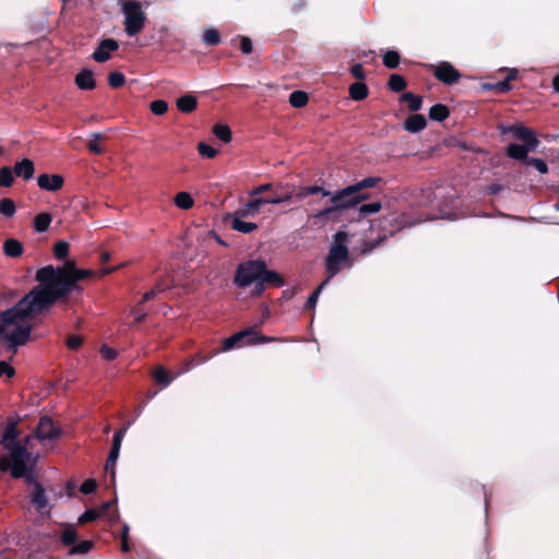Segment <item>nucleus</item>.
Returning a JSON list of instances; mask_svg holds the SVG:
<instances>
[{"label":"nucleus","mask_w":559,"mask_h":559,"mask_svg":"<svg viewBox=\"0 0 559 559\" xmlns=\"http://www.w3.org/2000/svg\"><path fill=\"white\" fill-rule=\"evenodd\" d=\"M94 274L80 270L73 260L61 266L46 265L37 270L33 287L13 307L0 312V341L16 349L36 338L34 328L39 316L73 292H81L79 282Z\"/></svg>","instance_id":"f257e3e1"},{"label":"nucleus","mask_w":559,"mask_h":559,"mask_svg":"<svg viewBox=\"0 0 559 559\" xmlns=\"http://www.w3.org/2000/svg\"><path fill=\"white\" fill-rule=\"evenodd\" d=\"M21 418L10 419L2 435L0 444L3 453L0 455V472H8L13 478L24 477L31 487L29 500L40 514L48 515L51 510L45 488L32 476V456L27 451V444L32 438L27 435L23 438V429L20 427Z\"/></svg>","instance_id":"f03ea898"},{"label":"nucleus","mask_w":559,"mask_h":559,"mask_svg":"<svg viewBox=\"0 0 559 559\" xmlns=\"http://www.w3.org/2000/svg\"><path fill=\"white\" fill-rule=\"evenodd\" d=\"M381 182H383L381 177H366L335 192L331 191L329 197L332 205L319 211L314 217L321 222L335 219L341 212L355 209L369 200L371 194L367 190Z\"/></svg>","instance_id":"7ed1b4c3"},{"label":"nucleus","mask_w":559,"mask_h":559,"mask_svg":"<svg viewBox=\"0 0 559 559\" xmlns=\"http://www.w3.org/2000/svg\"><path fill=\"white\" fill-rule=\"evenodd\" d=\"M502 134L511 133L518 140L523 141V144L511 143L506 148V154L512 159L526 163L530 152L536 151L539 145V140L533 130L523 124H511L499 127Z\"/></svg>","instance_id":"20e7f679"},{"label":"nucleus","mask_w":559,"mask_h":559,"mask_svg":"<svg viewBox=\"0 0 559 559\" xmlns=\"http://www.w3.org/2000/svg\"><path fill=\"white\" fill-rule=\"evenodd\" d=\"M348 234L340 230L333 236V245L325 258V270L329 278L338 274L342 270V264L348 260L349 251L347 247Z\"/></svg>","instance_id":"39448f33"},{"label":"nucleus","mask_w":559,"mask_h":559,"mask_svg":"<svg viewBox=\"0 0 559 559\" xmlns=\"http://www.w3.org/2000/svg\"><path fill=\"white\" fill-rule=\"evenodd\" d=\"M120 11L124 17V32L129 37H133L144 29L147 16L143 10L142 2L138 0H123L120 4Z\"/></svg>","instance_id":"423d86ee"},{"label":"nucleus","mask_w":559,"mask_h":559,"mask_svg":"<svg viewBox=\"0 0 559 559\" xmlns=\"http://www.w3.org/2000/svg\"><path fill=\"white\" fill-rule=\"evenodd\" d=\"M274 341L277 340L262 335L257 326H250L229 337L222 338L219 345L213 349H233L234 347L251 346Z\"/></svg>","instance_id":"0eeeda50"},{"label":"nucleus","mask_w":559,"mask_h":559,"mask_svg":"<svg viewBox=\"0 0 559 559\" xmlns=\"http://www.w3.org/2000/svg\"><path fill=\"white\" fill-rule=\"evenodd\" d=\"M264 270L263 260H249L238 264L234 283L238 287H248L251 284L260 283L261 273Z\"/></svg>","instance_id":"6e6552de"},{"label":"nucleus","mask_w":559,"mask_h":559,"mask_svg":"<svg viewBox=\"0 0 559 559\" xmlns=\"http://www.w3.org/2000/svg\"><path fill=\"white\" fill-rule=\"evenodd\" d=\"M431 71L435 78L445 85H453L461 78L460 71L448 61L431 66Z\"/></svg>","instance_id":"1a4fd4ad"},{"label":"nucleus","mask_w":559,"mask_h":559,"mask_svg":"<svg viewBox=\"0 0 559 559\" xmlns=\"http://www.w3.org/2000/svg\"><path fill=\"white\" fill-rule=\"evenodd\" d=\"M119 49L118 40L114 38H104L99 41L98 46L92 53V58L94 61L104 63L108 61L111 57V52H115Z\"/></svg>","instance_id":"9d476101"},{"label":"nucleus","mask_w":559,"mask_h":559,"mask_svg":"<svg viewBox=\"0 0 559 559\" xmlns=\"http://www.w3.org/2000/svg\"><path fill=\"white\" fill-rule=\"evenodd\" d=\"M265 284L273 287H282L284 286L285 281L277 272L267 270L266 263L264 262V270L261 273L260 283H257L253 293L255 295H260L264 290Z\"/></svg>","instance_id":"9b49d317"},{"label":"nucleus","mask_w":559,"mask_h":559,"mask_svg":"<svg viewBox=\"0 0 559 559\" xmlns=\"http://www.w3.org/2000/svg\"><path fill=\"white\" fill-rule=\"evenodd\" d=\"M60 431L55 427L52 420L47 417H43L36 427V437L41 442L51 441L58 438Z\"/></svg>","instance_id":"f8f14e48"},{"label":"nucleus","mask_w":559,"mask_h":559,"mask_svg":"<svg viewBox=\"0 0 559 559\" xmlns=\"http://www.w3.org/2000/svg\"><path fill=\"white\" fill-rule=\"evenodd\" d=\"M74 83L81 91H93L96 88L97 83L94 79V73L91 69H82L75 76Z\"/></svg>","instance_id":"ddd939ff"},{"label":"nucleus","mask_w":559,"mask_h":559,"mask_svg":"<svg viewBox=\"0 0 559 559\" xmlns=\"http://www.w3.org/2000/svg\"><path fill=\"white\" fill-rule=\"evenodd\" d=\"M63 177L60 175L43 174L37 178L38 187L43 190L51 192L60 190L63 186Z\"/></svg>","instance_id":"4468645a"},{"label":"nucleus","mask_w":559,"mask_h":559,"mask_svg":"<svg viewBox=\"0 0 559 559\" xmlns=\"http://www.w3.org/2000/svg\"><path fill=\"white\" fill-rule=\"evenodd\" d=\"M403 127L411 133H418L427 127V119L421 114H413L406 118Z\"/></svg>","instance_id":"2eb2a0df"},{"label":"nucleus","mask_w":559,"mask_h":559,"mask_svg":"<svg viewBox=\"0 0 559 559\" xmlns=\"http://www.w3.org/2000/svg\"><path fill=\"white\" fill-rule=\"evenodd\" d=\"M12 169L16 177H22L24 180L32 179L35 173L34 163L29 158L15 163Z\"/></svg>","instance_id":"dca6fc26"},{"label":"nucleus","mask_w":559,"mask_h":559,"mask_svg":"<svg viewBox=\"0 0 559 559\" xmlns=\"http://www.w3.org/2000/svg\"><path fill=\"white\" fill-rule=\"evenodd\" d=\"M2 249L4 254L10 258H19L24 251L22 242L15 238L7 239L3 242Z\"/></svg>","instance_id":"f3484780"},{"label":"nucleus","mask_w":559,"mask_h":559,"mask_svg":"<svg viewBox=\"0 0 559 559\" xmlns=\"http://www.w3.org/2000/svg\"><path fill=\"white\" fill-rule=\"evenodd\" d=\"M243 216H240L237 214V212L234 213V217L231 221V228L234 230H237L242 234H250L258 229V225L255 223L251 222H245L242 221Z\"/></svg>","instance_id":"a211bd4d"},{"label":"nucleus","mask_w":559,"mask_h":559,"mask_svg":"<svg viewBox=\"0 0 559 559\" xmlns=\"http://www.w3.org/2000/svg\"><path fill=\"white\" fill-rule=\"evenodd\" d=\"M264 205L262 198H254L249 200V202L241 209L237 210V214L240 216H254L259 213L261 206Z\"/></svg>","instance_id":"6ab92c4d"},{"label":"nucleus","mask_w":559,"mask_h":559,"mask_svg":"<svg viewBox=\"0 0 559 559\" xmlns=\"http://www.w3.org/2000/svg\"><path fill=\"white\" fill-rule=\"evenodd\" d=\"M177 108L183 114H190L197 109L198 99L193 95H183L176 102Z\"/></svg>","instance_id":"aec40b11"},{"label":"nucleus","mask_w":559,"mask_h":559,"mask_svg":"<svg viewBox=\"0 0 559 559\" xmlns=\"http://www.w3.org/2000/svg\"><path fill=\"white\" fill-rule=\"evenodd\" d=\"M369 88L364 82H355L349 86V96L352 99L360 102L368 97Z\"/></svg>","instance_id":"412c9836"},{"label":"nucleus","mask_w":559,"mask_h":559,"mask_svg":"<svg viewBox=\"0 0 559 559\" xmlns=\"http://www.w3.org/2000/svg\"><path fill=\"white\" fill-rule=\"evenodd\" d=\"M450 116V109L443 104H436L429 109V118L433 121L442 122Z\"/></svg>","instance_id":"4be33fe9"},{"label":"nucleus","mask_w":559,"mask_h":559,"mask_svg":"<svg viewBox=\"0 0 559 559\" xmlns=\"http://www.w3.org/2000/svg\"><path fill=\"white\" fill-rule=\"evenodd\" d=\"M401 103H407V106L411 111H417L423 106V97L419 95H415L412 92H406L400 97Z\"/></svg>","instance_id":"5701e85b"},{"label":"nucleus","mask_w":559,"mask_h":559,"mask_svg":"<svg viewBox=\"0 0 559 559\" xmlns=\"http://www.w3.org/2000/svg\"><path fill=\"white\" fill-rule=\"evenodd\" d=\"M52 222V215L48 212L39 213L34 218V228L37 233H45L48 230Z\"/></svg>","instance_id":"b1692460"},{"label":"nucleus","mask_w":559,"mask_h":559,"mask_svg":"<svg viewBox=\"0 0 559 559\" xmlns=\"http://www.w3.org/2000/svg\"><path fill=\"white\" fill-rule=\"evenodd\" d=\"M313 194H321L322 197H328V195L331 194V191L326 190L324 187L318 186V185L306 186V187H300L299 188L297 197L299 199H304V198H306L308 195H313Z\"/></svg>","instance_id":"393cba45"},{"label":"nucleus","mask_w":559,"mask_h":559,"mask_svg":"<svg viewBox=\"0 0 559 559\" xmlns=\"http://www.w3.org/2000/svg\"><path fill=\"white\" fill-rule=\"evenodd\" d=\"M109 507H110V503L107 502V503H104L102 506L100 510L90 509V510L85 511L79 518V523L80 524H84V523H87V522L95 521L96 519L100 518L109 509Z\"/></svg>","instance_id":"a878e982"},{"label":"nucleus","mask_w":559,"mask_h":559,"mask_svg":"<svg viewBox=\"0 0 559 559\" xmlns=\"http://www.w3.org/2000/svg\"><path fill=\"white\" fill-rule=\"evenodd\" d=\"M407 86L405 78L401 74H391L388 81V87L390 91L400 93L403 92Z\"/></svg>","instance_id":"bb28decb"},{"label":"nucleus","mask_w":559,"mask_h":559,"mask_svg":"<svg viewBox=\"0 0 559 559\" xmlns=\"http://www.w3.org/2000/svg\"><path fill=\"white\" fill-rule=\"evenodd\" d=\"M382 207V203L380 201H373L370 203H360L358 207L359 217L365 218L371 214L378 213Z\"/></svg>","instance_id":"cd10ccee"},{"label":"nucleus","mask_w":559,"mask_h":559,"mask_svg":"<svg viewBox=\"0 0 559 559\" xmlns=\"http://www.w3.org/2000/svg\"><path fill=\"white\" fill-rule=\"evenodd\" d=\"M309 96L304 91H294L289 95V104L295 108H302L308 104Z\"/></svg>","instance_id":"c85d7f7f"},{"label":"nucleus","mask_w":559,"mask_h":559,"mask_svg":"<svg viewBox=\"0 0 559 559\" xmlns=\"http://www.w3.org/2000/svg\"><path fill=\"white\" fill-rule=\"evenodd\" d=\"M383 66L388 69H396L401 62V56L396 50H388L383 55Z\"/></svg>","instance_id":"c756f323"},{"label":"nucleus","mask_w":559,"mask_h":559,"mask_svg":"<svg viewBox=\"0 0 559 559\" xmlns=\"http://www.w3.org/2000/svg\"><path fill=\"white\" fill-rule=\"evenodd\" d=\"M483 90L485 91H495L497 94H506L508 93L509 91L512 90V86L511 84L508 83V81L506 80H502V81H499L495 84H490V83H484L483 84Z\"/></svg>","instance_id":"7c9ffc66"},{"label":"nucleus","mask_w":559,"mask_h":559,"mask_svg":"<svg viewBox=\"0 0 559 559\" xmlns=\"http://www.w3.org/2000/svg\"><path fill=\"white\" fill-rule=\"evenodd\" d=\"M175 204L182 210H189L193 206L194 202L188 192H179L175 197Z\"/></svg>","instance_id":"2f4dec72"},{"label":"nucleus","mask_w":559,"mask_h":559,"mask_svg":"<svg viewBox=\"0 0 559 559\" xmlns=\"http://www.w3.org/2000/svg\"><path fill=\"white\" fill-rule=\"evenodd\" d=\"M213 133L224 143H228L231 141V131L227 124H215L213 127Z\"/></svg>","instance_id":"473e14b6"},{"label":"nucleus","mask_w":559,"mask_h":559,"mask_svg":"<svg viewBox=\"0 0 559 559\" xmlns=\"http://www.w3.org/2000/svg\"><path fill=\"white\" fill-rule=\"evenodd\" d=\"M202 39L209 46H217L222 40L219 32L215 28L206 29L202 35Z\"/></svg>","instance_id":"72a5a7b5"},{"label":"nucleus","mask_w":559,"mask_h":559,"mask_svg":"<svg viewBox=\"0 0 559 559\" xmlns=\"http://www.w3.org/2000/svg\"><path fill=\"white\" fill-rule=\"evenodd\" d=\"M16 212V205L10 198L0 200V213L5 217H12Z\"/></svg>","instance_id":"f704fd0d"},{"label":"nucleus","mask_w":559,"mask_h":559,"mask_svg":"<svg viewBox=\"0 0 559 559\" xmlns=\"http://www.w3.org/2000/svg\"><path fill=\"white\" fill-rule=\"evenodd\" d=\"M14 182L13 169L9 166H2L0 168V183L2 187L10 188Z\"/></svg>","instance_id":"c9c22d12"},{"label":"nucleus","mask_w":559,"mask_h":559,"mask_svg":"<svg viewBox=\"0 0 559 559\" xmlns=\"http://www.w3.org/2000/svg\"><path fill=\"white\" fill-rule=\"evenodd\" d=\"M153 378L157 383L162 384L163 386L168 385L171 380L168 371L162 366H158L154 369Z\"/></svg>","instance_id":"e433bc0d"},{"label":"nucleus","mask_w":559,"mask_h":559,"mask_svg":"<svg viewBox=\"0 0 559 559\" xmlns=\"http://www.w3.org/2000/svg\"><path fill=\"white\" fill-rule=\"evenodd\" d=\"M126 83V75L119 71H112L108 74V84L111 88H119Z\"/></svg>","instance_id":"4c0bfd02"},{"label":"nucleus","mask_w":559,"mask_h":559,"mask_svg":"<svg viewBox=\"0 0 559 559\" xmlns=\"http://www.w3.org/2000/svg\"><path fill=\"white\" fill-rule=\"evenodd\" d=\"M61 539H62L63 544H66V545H71V544L75 543L78 539V533H76V530L74 528V526H72V525L64 526L62 530V533H61Z\"/></svg>","instance_id":"58836bf2"},{"label":"nucleus","mask_w":559,"mask_h":559,"mask_svg":"<svg viewBox=\"0 0 559 559\" xmlns=\"http://www.w3.org/2000/svg\"><path fill=\"white\" fill-rule=\"evenodd\" d=\"M69 243L64 240H59L55 243L53 246V254L56 257V259L58 260H63L68 257L69 254Z\"/></svg>","instance_id":"ea45409f"},{"label":"nucleus","mask_w":559,"mask_h":559,"mask_svg":"<svg viewBox=\"0 0 559 559\" xmlns=\"http://www.w3.org/2000/svg\"><path fill=\"white\" fill-rule=\"evenodd\" d=\"M525 165L533 166L542 175L548 173V165L544 159L536 158V157H528Z\"/></svg>","instance_id":"a19ab883"},{"label":"nucleus","mask_w":559,"mask_h":559,"mask_svg":"<svg viewBox=\"0 0 559 559\" xmlns=\"http://www.w3.org/2000/svg\"><path fill=\"white\" fill-rule=\"evenodd\" d=\"M150 109L154 115L162 116V115L166 114V111L168 109V104L164 99L153 100L150 104Z\"/></svg>","instance_id":"79ce46f5"},{"label":"nucleus","mask_w":559,"mask_h":559,"mask_svg":"<svg viewBox=\"0 0 559 559\" xmlns=\"http://www.w3.org/2000/svg\"><path fill=\"white\" fill-rule=\"evenodd\" d=\"M329 278L325 280L323 283H321L308 297V300L306 301L305 308L306 309H313L316 307V304L318 301L319 295L321 293L322 287L328 283Z\"/></svg>","instance_id":"37998d69"},{"label":"nucleus","mask_w":559,"mask_h":559,"mask_svg":"<svg viewBox=\"0 0 559 559\" xmlns=\"http://www.w3.org/2000/svg\"><path fill=\"white\" fill-rule=\"evenodd\" d=\"M198 152L201 156L206 158H214L217 155V150L206 144L205 142H200L198 144Z\"/></svg>","instance_id":"c03bdc74"},{"label":"nucleus","mask_w":559,"mask_h":559,"mask_svg":"<svg viewBox=\"0 0 559 559\" xmlns=\"http://www.w3.org/2000/svg\"><path fill=\"white\" fill-rule=\"evenodd\" d=\"M386 239V236H380L374 240H368L362 245L361 253L367 254L370 253L372 250H374L378 246H380L384 240Z\"/></svg>","instance_id":"a18cd8bd"},{"label":"nucleus","mask_w":559,"mask_h":559,"mask_svg":"<svg viewBox=\"0 0 559 559\" xmlns=\"http://www.w3.org/2000/svg\"><path fill=\"white\" fill-rule=\"evenodd\" d=\"M15 369L7 361H0V378L10 380L14 377Z\"/></svg>","instance_id":"49530a36"},{"label":"nucleus","mask_w":559,"mask_h":559,"mask_svg":"<svg viewBox=\"0 0 559 559\" xmlns=\"http://www.w3.org/2000/svg\"><path fill=\"white\" fill-rule=\"evenodd\" d=\"M93 547V543L90 542V540H83L81 543H79L78 545L73 546L69 554L70 555H74V554H86Z\"/></svg>","instance_id":"de8ad7c7"},{"label":"nucleus","mask_w":559,"mask_h":559,"mask_svg":"<svg viewBox=\"0 0 559 559\" xmlns=\"http://www.w3.org/2000/svg\"><path fill=\"white\" fill-rule=\"evenodd\" d=\"M66 345L68 346V349H78L83 345V336L78 334L68 335L66 337Z\"/></svg>","instance_id":"09e8293b"},{"label":"nucleus","mask_w":559,"mask_h":559,"mask_svg":"<svg viewBox=\"0 0 559 559\" xmlns=\"http://www.w3.org/2000/svg\"><path fill=\"white\" fill-rule=\"evenodd\" d=\"M119 451L120 450L112 448L111 451H110V454L108 456L107 463H106V469L107 471H109V469L111 471V476L112 477L115 476L114 466H115L116 461H117V459L119 456Z\"/></svg>","instance_id":"8fccbe9b"},{"label":"nucleus","mask_w":559,"mask_h":559,"mask_svg":"<svg viewBox=\"0 0 559 559\" xmlns=\"http://www.w3.org/2000/svg\"><path fill=\"white\" fill-rule=\"evenodd\" d=\"M239 48H240L241 52L245 55L251 53L253 50L252 40L247 36H241Z\"/></svg>","instance_id":"3c124183"},{"label":"nucleus","mask_w":559,"mask_h":559,"mask_svg":"<svg viewBox=\"0 0 559 559\" xmlns=\"http://www.w3.org/2000/svg\"><path fill=\"white\" fill-rule=\"evenodd\" d=\"M350 73L359 81H362L366 78V72L361 63H355L352 66Z\"/></svg>","instance_id":"603ef678"},{"label":"nucleus","mask_w":559,"mask_h":559,"mask_svg":"<svg viewBox=\"0 0 559 559\" xmlns=\"http://www.w3.org/2000/svg\"><path fill=\"white\" fill-rule=\"evenodd\" d=\"M144 302L140 301L133 309H132V314L134 316V321L136 323H140L143 321V319L145 318L146 313L144 312L143 310V305Z\"/></svg>","instance_id":"864d4df0"},{"label":"nucleus","mask_w":559,"mask_h":559,"mask_svg":"<svg viewBox=\"0 0 559 559\" xmlns=\"http://www.w3.org/2000/svg\"><path fill=\"white\" fill-rule=\"evenodd\" d=\"M171 287L173 283L168 282L167 280H162L154 285L153 289L158 295L166 290H169Z\"/></svg>","instance_id":"5fc2aeb1"},{"label":"nucleus","mask_w":559,"mask_h":559,"mask_svg":"<svg viewBox=\"0 0 559 559\" xmlns=\"http://www.w3.org/2000/svg\"><path fill=\"white\" fill-rule=\"evenodd\" d=\"M96 487H97V485L94 479H86L81 485L80 490H81V492L87 495V493H92L93 491H95Z\"/></svg>","instance_id":"6e6d98bb"},{"label":"nucleus","mask_w":559,"mask_h":559,"mask_svg":"<svg viewBox=\"0 0 559 559\" xmlns=\"http://www.w3.org/2000/svg\"><path fill=\"white\" fill-rule=\"evenodd\" d=\"M128 535H129V527L127 525H124L122 534H121V550L123 552L130 551V548H131L129 540H128Z\"/></svg>","instance_id":"4d7b16f0"},{"label":"nucleus","mask_w":559,"mask_h":559,"mask_svg":"<svg viewBox=\"0 0 559 559\" xmlns=\"http://www.w3.org/2000/svg\"><path fill=\"white\" fill-rule=\"evenodd\" d=\"M272 189L271 183H263L258 187H255L253 190L250 191V197L259 195L263 192L270 191Z\"/></svg>","instance_id":"13d9d810"},{"label":"nucleus","mask_w":559,"mask_h":559,"mask_svg":"<svg viewBox=\"0 0 559 559\" xmlns=\"http://www.w3.org/2000/svg\"><path fill=\"white\" fill-rule=\"evenodd\" d=\"M123 435H124V429H121L115 433L114 441H112L114 449L120 450Z\"/></svg>","instance_id":"bf43d9fd"},{"label":"nucleus","mask_w":559,"mask_h":559,"mask_svg":"<svg viewBox=\"0 0 559 559\" xmlns=\"http://www.w3.org/2000/svg\"><path fill=\"white\" fill-rule=\"evenodd\" d=\"M87 148L90 152L97 154V155L103 153V147L95 140L88 142Z\"/></svg>","instance_id":"052dcab7"},{"label":"nucleus","mask_w":559,"mask_h":559,"mask_svg":"<svg viewBox=\"0 0 559 559\" xmlns=\"http://www.w3.org/2000/svg\"><path fill=\"white\" fill-rule=\"evenodd\" d=\"M262 199H263L264 205L265 204L284 203V199H281V195L266 197V198H262Z\"/></svg>","instance_id":"680f3d73"},{"label":"nucleus","mask_w":559,"mask_h":559,"mask_svg":"<svg viewBox=\"0 0 559 559\" xmlns=\"http://www.w3.org/2000/svg\"><path fill=\"white\" fill-rule=\"evenodd\" d=\"M518 74L519 71L516 69H509L504 80L508 81L509 84H511V81L515 80L518 78Z\"/></svg>","instance_id":"e2e57ef3"},{"label":"nucleus","mask_w":559,"mask_h":559,"mask_svg":"<svg viewBox=\"0 0 559 559\" xmlns=\"http://www.w3.org/2000/svg\"><path fill=\"white\" fill-rule=\"evenodd\" d=\"M157 296V294L154 292V289H150L148 292H146L143 297H142V302H147L150 300H153L155 297Z\"/></svg>","instance_id":"0e129e2a"},{"label":"nucleus","mask_w":559,"mask_h":559,"mask_svg":"<svg viewBox=\"0 0 559 559\" xmlns=\"http://www.w3.org/2000/svg\"><path fill=\"white\" fill-rule=\"evenodd\" d=\"M157 296V294L154 292V289H150L148 292H146L143 297H142V302H147L150 300H153L155 297Z\"/></svg>","instance_id":"69168bd1"},{"label":"nucleus","mask_w":559,"mask_h":559,"mask_svg":"<svg viewBox=\"0 0 559 559\" xmlns=\"http://www.w3.org/2000/svg\"><path fill=\"white\" fill-rule=\"evenodd\" d=\"M118 352H104V359L107 361L114 360L117 358Z\"/></svg>","instance_id":"338daca9"},{"label":"nucleus","mask_w":559,"mask_h":559,"mask_svg":"<svg viewBox=\"0 0 559 559\" xmlns=\"http://www.w3.org/2000/svg\"><path fill=\"white\" fill-rule=\"evenodd\" d=\"M552 87H554V91L559 94V74L554 76Z\"/></svg>","instance_id":"774afa93"}]
</instances>
